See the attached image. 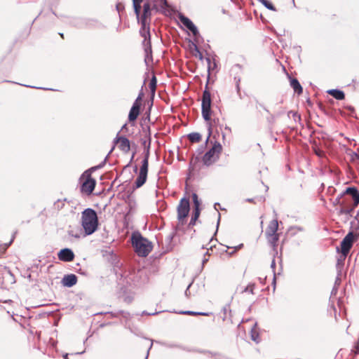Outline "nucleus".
<instances>
[{
  "mask_svg": "<svg viewBox=\"0 0 359 359\" xmlns=\"http://www.w3.org/2000/svg\"><path fill=\"white\" fill-rule=\"evenodd\" d=\"M192 198L194 203L195 208H196V205H198V207L199 208V203L198 201V196L196 194H193Z\"/></svg>",
  "mask_w": 359,
  "mask_h": 359,
  "instance_id": "c756f323",
  "label": "nucleus"
},
{
  "mask_svg": "<svg viewBox=\"0 0 359 359\" xmlns=\"http://www.w3.org/2000/svg\"><path fill=\"white\" fill-rule=\"evenodd\" d=\"M254 289H255V284H250L244 289L243 291H242V292L247 293L249 294H253Z\"/></svg>",
  "mask_w": 359,
  "mask_h": 359,
  "instance_id": "bb28decb",
  "label": "nucleus"
},
{
  "mask_svg": "<svg viewBox=\"0 0 359 359\" xmlns=\"http://www.w3.org/2000/svg\"><path fill=\"white\" fill-rule=\"evenodd\" d=\"M222 151V147L221 144L215 142L212 148H210L203 156L202 161L203 163L207 166L212 165L219 159Z\"/></svg>",
  "mask_w": 359,
  "mask_h": 359,
  "instance_id": "423d86ee",
  "label": "nucleus"
},
{
  "mask_svg": "<svg viewBox=\"0 0 359 359\" xmlns=\"http://www.w3.org/2000/svg\"><path fill=\"white\" fill-rule=\"evenodd\" d=\"M222 139L224 140L225 139V134L222 132Z\"/></svg>",
  "mask_w": 359,
  "mask_h": 359,
  "instance_id": "e433bc0d",
  "label": "nucleus"
},
{
  "mask_svg": "<svg viewBox=\"0 0 359 359\" xmlns=\"http://www.w3.org/2000/svg\"><path fill=\"white\" fill-rule=\"evenodd\" d=\"M151 1L149 0H147V1L144 4L143 6V13L141 16L140 20L141 24L143 28V33L142 36L146 39L147 36H149V38L150 37L149 34V27L146 29L147 24H149L151 20Z\"/></svg>",
  "mask_w": 359,
  "mask_h": 359,
  "instance_id": "6e6552de",
  "label": "nucleus"
},
{
  "mask_svg": "<svg viewBox=\"0 0 359 359\" xmlns=\"http://www.w3.org/2000/svg\"><path fill=\"white\" fill-rule=\"evenodd\" d=\"M80 182L81 184V192L90 195L94 190L96 184V181L92 177L91 173L88 171L84 172L80 178Z\"/></svg>",
  "mask_w": 359,
  "mask_h": 359,
  "instance_id": "0eeeda50",
  "label": "nucleus"
},
{
  "mask_svg": "<svg viewBox=\"0 0 359 359\" xmlns=\"http://www.w3.org/2000/svg\"><path fill=\"white\" fill-rule=\"evenodd\" d=\"M355 240V235L353 232H349L341 242L340 252L345 258L351 249Z\"/></svg>",
  "mask_w": 359,
  "mask_h": 359,
  "instance_id": "9d476101",
  "label": "nucleus"
},
{
  "mask_svg": "<svg viewBox=\"0 0 359 359\" xmlns=\"http://www.w3.org/2000/svg\"><path fill=\"white\" fill-rule=\"evenodd\" d=\"M353 351L354 352L355 354H359V340L354 346Z\"/></svg>",
  "mask_w": 359,
  "mask_h": 359,
  "instance_id": "7c9ffc66",
  "label": "nucleus"
},
{
  "mask_svg": "<svg viewBox=\"0 0 359 359\" xmlns=\"http://www.w3.org/2000/svg\"><path fill=\"white\" fill-rule=\"evenodd\" d=\"M208 82L205 85V90L203 93L202 96V104H201V111L202 116L203 118L208 121V137L207 138V141H208L210 136L212 135L213 132L217 133H219V130L222 132V128L224 126V120L220 119L217 117H214L211 118V95L210 92L208 89Z\"/></svg>",
  "mask_w": 359,
  "mask_h": 359,
  "instance_id": "f257e3e1",
  "label": "nucleus"
},
{
  "mask_svg": "<svg viewBox=\"0 0 359 359\" xmlns=\"http://www.w3.org/2000/svg\"><path fill=\"white\" fill-rule=\"evenodd\" d=\"M78 278L75 274L71 273L68 275H65L62 280V283L65 287H72L75 285L77 283Z\"/></svg>",
  "mask_w": 359,
  "mask_h": 359,
  "instance_id": "f3484780",
  "label": "nucleus"
},
{
  "mask_svg": "<svg viewBox=\"0 0 359 359\" xmlns=\"http://www.w3.org/2000/svg\"><path fill=\"white\" fill-rule=\"evenodd\" d=\"M259 2H261L263 5H264L268 9L271 11H276V8L273 5V4L268 0H259Z\"/></svg>",
  "mask_w": 359,
  "mask_h": 359,
  "instance_id": "393cba45",
  "label": "nucleus"
},
{
  "mask_svg": "<svg viewBox=\"0 0 359 359\" xmlns=\"http://www.w3.org/2000/svg\"><path fill=\"white\" fill-rule=\"evenodd\" d=\"M114 143L117 146L119 150L124 154H128L130 151L131 143L130 141L125 136L119 135L117 134L114 140Z\"/></svg>",
  "mask_w": 359,
  "mask_h": 359,
  "instance_id": "9b49d317",
  "label": "nucleus"
},
{
  "mask_svg": "<svg viewBox=\"0 0 359 359\" xmlns=\"http://www.w3.org/2000/svg\"><path fill=\"white\" fill-rule=\"evenodd\" d=\"M60 36L62 39H64V36H63V34H60Z\"/></svg>",
  "mask_w": 359,
  "mask_h": 359,
  "instance_id": "79ce46f5",
  "label": "nucleus"
},
{
  "mask_svg": "<svg viewBox=\"0 0 359 359\" xmlns=\"http://www.w3.org/2000/svg\"><path fill=\"white\" fill-rule=\"evenodd\" d=\"M264 233L268 243L272 248L273 255H277V248L281 232L279 231L278 222L276 219L269 222Z\"/></svg>",
  "mask_w": 359,
  "mask_h": 359,
  "instance_id": "39448f33",
  "label": "nucleus"
},
{
  "mask_svg": "<svg viewBox=\"0 0 359 359\" xmlns=\"http://www.w3.org/2000/svg\"><path fill=\"white\" fill-rule=\"evenodd\" d=\"M183 313L189 315V316H210V313H208V312H194V311H184V312H183Z\"/></svg>",
  "mask_w": 359,
  "mask_h": 359,
  "instance_id": "b1692460",
  "label": "nucleus"
},
{
  "mask_svg": "<svg viewBox=\"0 0 359 359\" xmlns=\"http://www.w3.org/2000/svg\"><path fill=\"white\" fill-rule=\"evenodd\" d=\"M142 94H140L138 96V97L135 100L128 114V121L130 123L135 122L140 113V107L142 105Z\"/></svg>",
  "mask_w": 359,
  "mask_h": 359,
  "instance_id": "f8f14e48",
  "label": "nucleus"
},
{
  "mask_svg": "<svg viewBox=\"0 0 359 359\" xmlns=\"http://www.w3.org/2000/svg\"><path fill=\"white\" fill-rule=\"evenodd\" d=\"M243 244H240L238 246H235V247H231H231H228V248L233 249V250L230 252V254H232V253L236 252L237 250L241 249L243 248Z\"/></svg>",
  "mask_w": 359,
  "mask_h": 359,
  "instance_id": "c85d7f7f",
  "label": "nucleus"
},
{
  "mask_svg": "<svg viewBox=\"0 0 359 359\" xmlns=\"http://www.w3.org/2000/svg\"><path fill=\"white\" fill-rule=\"evenodd\" d=\"M259 106H260V107H262L264 109H265L266 111H268V110L264 107V105H262V104H259Z\"/></svg>",
  "mask_w": 359,
  "mask_h": 359,
  "instance_id": "c9c22d12",
  "label": "nucleus"
},
{
  "mask_svg": "<svg viewBox=\"0 0 359 359\" xmlns=\"http://www.w3.org/2000/svg\"><path fill=\"white\" fill-rule=\"evenodd\" d=\"M131 242L135 252L140 257H147L152 250L153 245L151 242L143 237L140 232H134L132 234Z\"/></svg>",
  "mask_w": 359,
  "mask_h": 359,
  "instance_id": "7ed1b4c3",
  "label": "nucleus"
},
{
  "mask_svg": "<svg viewBox=\"0 0 359 359\" xmlns=\"http://www.w3.org/2000/svg\"><path fill=\"white\" fill-rule=\"evenodd\" d=\"M207 61L208 62L209 65L210 64V58H207Z\"/></svg>",
  "mask_w": 359,
  "mask_h": 359,
  "instance_id": "ea45409f",
  "label": "nucleus"
},
{
  "mask_svg": "<svg viewBox=\"0 0 359 359\" xmlns=\"http://www.w3.org/2000/svg\"><path fill=\"white\" fill-rule=\"evenodd\" d=\"M153 4V8L162 13L168 10V4L167 0H149Z\"/></svg>",
  "mask_w": 359,
  "mask_h": 359,
  "instance_id": "dca6fc26",
  "label": "nucleus"
},
{
  "mask_svg": "<svg viewBox=\"0 0 359 359\" xmlns=\"http://www.w3.org/2000/svg\"><path fill=\"white\" fill-rule=\"evenodd\" d=\"M247 201L250 203H256V202L255 201V200L253 198H249Z\"/></svg>",
  "mask_w": 359,
  "mask_h": 359,
  "instance_id": "72a5a7b5",
  "label": "nucleus"
},
{
  "mask_svg": "<svg viewBox=\"0 0 359 359\" xmlns=\"http://www.w3.org/2000/svg\"><path fill=\"white\" fill-rule=\"evenodd\" d=\"M315 152L318 156H322L323 154V151L320 149L316 150Z\"/></svg>",
  "mask_w": 359,
  "mask_h": 359,
  "instance_id": "2f4dec72",
  "label": "nucleus"
},
{
  "mask_svg": "<svg viewBox=\"0 0 359 359\" xmlns=\"http://www.w3.org/2000/svg\"><path fill=\"white\" fill-rule=\"evenodd\" d=\"M189 210L190 208L189 199L185 198H182L177 208V219L181 224H184V221L189 214Z\"/></svg>",
  "mask_w": 359,
  "mask_h": 359,
  "instance_id": "1a4fd4ad",
  "label": "nucleus"
},
{
  "mask_svg": "<svg viewBox=\"0 0 359 359\" xmlns=\"http://www.w3.org/2000/svg\"><path fill=\"white\" fill-rule=\"evenodd\" d=\"M327 93L329 95H332L333 97H334L335 99H337L338 100H342L345 98L344 93L339 90H337V89L330 90Z\"/></svg>",
  "mask_w": 359,
  "mask_h": 359,
  "instance_id": "6ab92c4d",
  "label": "nucleus"
},
{
  "mask_svg": "<svg viewBox=\"0 0 359 359\" xmlns=\"http://www.w3.org/2000/svg\"><path fill=\"white\" fill-rule=\"evenodd\" d=\"M121 6V4H118V5H117V8H118V9L121 8V6Z\"/></svg>",
  "mask_w": 359,
  "mask_h": 359,
  "instance_id": "58836bf2",
  "label": "nucleus"
},
{
  "mask_svg": "<svg viewBox=\"0 0 359 359\" xmlns=\"http://www.w3.org/2000/svg\"><path fill=\"white\" fill-rule=\"evenodd\" d=\"M290 86L298 95H301L302 93V87L297 79L292 78L290 79Z\"/></svg>",
  "mask_w": 359,
  "mask_h": 359,
  "instance_id": "a211bd4d",
  "label": "nucleus"
},
{
  "mask_svg": "<svg viewBox=\"0 0 359 359\" xmlns=\"http://www.w3.org/2000/svg\"><path fill=\"white\" fill-rule=\"evenodd\" d=\"M339 205V215L352 216V212L359 205V191L355 187H347L336 199Z\"/></svg>",
  "mask_w": 359,
  "mask_h": 359,
  "instance_id": "f03ea898",
  "label": "nucleus"
},
{
  "mask_svg": "<svg viewBox=\"0 0 359 359\" xmlns=\"http://www.w3.org/2000/svg\"><path fill=\"white\" fill-rule=\"evenodd\" d=\"M144 0H133V8L137 17H139L141 12V4Z\"/></svg>",
  "mask_w": 359,
  "mask_h": 359,
  "instance_id": "4be33fe9",
  "label": "nucleus"
},
{
  "mask_svg": "<svg viewBox=\"0 0 359 359\" xmlns=\"http://www.w3.org/2000/svg\"><path fill=\"white\" fill-rule=\"evenodd\" d=\"M121 6V4H118V5H117V8H118V9L121 8V6Z\"/></svg>",
  "mask_w": 359,
  "mask_h": 359,
  "instance_id": "4c0bfd02",
  "label": "nucleus"
},
{
  "mask_svg": "<svg viewBox=\"0 0 359 359\" xmlns=\"http://www.w3.org/2000/svg\"><path fill=\"white\" fill-rule=\"evenodd\" d=\"M193 55L196 57L198 58L200 60H202L203 59V53L198 50L197 46H195V50L193 52Z\"/></svg>",
  "mask_w": 359,
  "mask_h": 359,
  "instance_id": "cd10ccee",
  "label": "nucleus"
},
{
  "mask_svg": "<svg viewBox=\"0 0 359 359\" xmlns=\"http://www.w3.org/2000/svg\"><path fill=\"white\" fill-rule=\"evenodd\" d=\"M179 19L180 22L188 29H189L194 36H196L198 34V29L192 21L184 16V15L180 14L179 15Z\"/></svg>",
  "mask_w": 359,
  "mask_h": 359,
  "instance_id": "2eb2a0df",
  "label": "nucleus"
},
{
  "mask_svg": "<svg viewBox=\"0 0 359 359\" xmlns=\"http://www.w3.org/2000/svg\"><path fill=\"white\" fill-rule=\"evenodd\" d=\"M224 129L228 130L229 132H231V128L226 126H225Z\"/></svg>",
  "mask_w": 359,
  "mask_h": 359,
  "instance_id": "f704fd0d",
  "label": "nucleus"
},
{
  "mask_svg": "<svg viewBox=\"0 0 359 359\" xmlns=\"http://www.w3.org/2000/svg\"><path fill=\"white\" fill-rule=\"evenodd\" d=\"M81 226L84 229L86 235H90L97 230L98 218L94 210L87 208L82 212Z\"/></svg>",
  "mask_w": 359,
  "mask_h": 359,
  "instance_id": "20e7f679",
  "label": "nucleus"
},
{
  "mask_svg": "<svg viewBox=\"0 0 359 359\" xmlns=\"http://www.w3.org/2000/svg\"><path fill=\"white\" fill-rule=\"evenodd\" d=\"M146 143H147V141L146 140L144 141L143 144H144V147H146Z\"/></svg>",
  "mask_w": 359,
  "mask_h": 359,
  "instance_id": "a19ab883",
  "label": "nucleus"
},
{
  "mask_svg": "<svg viewBox=\"0 0 359 359\" xmlns=\"http://www.w3.org/2000/svg\"><path fill=\"white\" fill-rule=\"evenodd\" d=\"M147 162H142V165L140 169L139 175L135 180V185L137 188L141 187L147 181L148 173Z\"/></svg>",
  "mask_w": 359,
  "mask_h": 359,
  "instance_id": "ddd939ff",
  "label": "nucleus"
},
{
  "mask_svg": "<svg viewBox=\"0 0 359 359\" xmlns=\"http://www.w3.org/2000/svg\"><path fill=\"white\" fill-rule=\"evenodd\" d=\"M199 215H200V210H199V208L198 207V205H197L196 208H195V209H194V215H193V216H192V217L191 219V221L189 222V226L195 225L196 221L198 218Z\"/></svg>",
  "mask_w": 359,
  "mask_h": 359,
  "instance_id": "5701e85b",
  "label": "nucleus"
},
{
  "mask_svg": "<svg viewBox=\"0 0 359 359\" xmlns=\"http://www.w3.org/2000/svg\"><path fill=\"white\" fill-rule=\"evenodd\" d=\"M149 143H148V145L147 147V151H146V153H145V156H144V158L143 159L142 162H147V165L149 166V148H150V144H151V139H150V136L149 135Z\"/></svg>",
  "mask_w": 359,
  "mask_h": 359,
  "instance_id": "a878e982",
  "label": "nucleus"
},
{
  "mask_svg": "<svg viewBox=\"0 0 359 359\" xmlns=\"http://www.w3.org/2000/svg\"><path fill=\"white\" fill-rule=\"evenodd\" d=\"M57 257L60 261L69 262L74 259L75 255L72 250L64 248L57 253Z\"/></svg>",
  "mask_w": 359,
  "mask_h": 359,
  "instance_id": "4468645a",
  "label": "nucleus"
},
{
  "mask_svg": "<svg viewBox=\"0 0 359 359\" xmlns=\"http://www.w3.org/2000/svg\"><path fill=\"white\" fill-rule=\"evenodd\" d=\"M188 139L191 143H198L201 141L202 137L198 133H191L188 135Z\"/></svg>",
  "mask_w": 359,
  "mask_h": 359,
  "instance_id": "aec40b11",
  "label": "nucleus"
},
{
  "mask_svg": "<svg viewBox=\"0 0 359 359\" xmlns=\"http://www.w3.org/2000/svg\"><path fill=\"white\" fill-rule=\"evenodd\" d=\"M156 83H157L156 78L154 75H153V76L149 83V88L151 90V94L152 96H154L155 95V92L156 90V86H157Z\"/></svg>",
  "mask_w": 359,
  "mask_h": 359,
  "instance_id": "412c9836",
  "label": "nucleus"
},
{
  "mask_svg": "<svg viewBox=\"0 0 359 359\" xmlns=\"http://www.w3.org/2000/svg\"><path fill=\"white\" fill-rule=\"evenodd\" d=\"M345 197L348 199V203H352V202H351V199L352 200L351 196H350L348 195H346Z\"/></svg>",
  "mask_w": 359,
  "mask_h": 359,
  "instance_id": "473e14b6",
  "label": "nucleus"
}]
</instances>
